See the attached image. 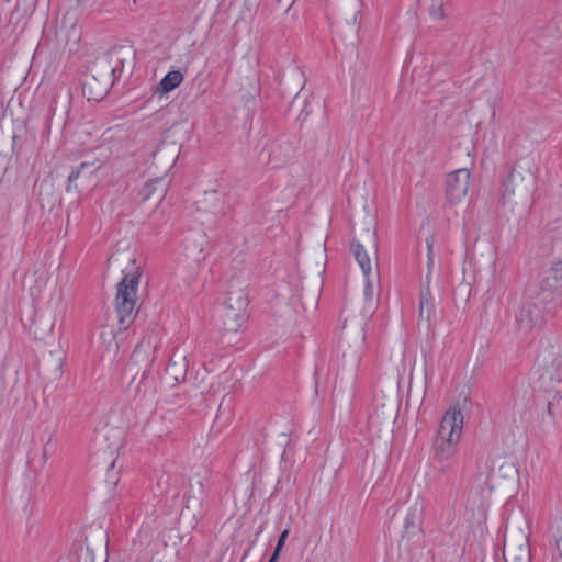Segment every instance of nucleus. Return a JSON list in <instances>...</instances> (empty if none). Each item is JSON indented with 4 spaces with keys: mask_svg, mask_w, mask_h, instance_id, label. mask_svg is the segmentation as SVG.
<instances>
[{
    "mask_svg": "<svg viewBox=\"0 0 562 562\" xmlns=\"http://www.w3.org/2000/svg\"><path fill=\"white\" fill-rule=\"evenodd\" d=\"M493 490V485L490 483V475L479 474L476 477L472 491H476L480 493L483 501L488 498L491 492Z\"/></svg>",
    "mask_w": 562,
    "mask_h": 562,
    "instance_id": "5701e85b",
    "label": "nucleus"
},
{
    "mask_svg": "<svg viewBox=\"0 0 562 562\" xmlns=\"http://www.w3.org/2000/svg\"><path fill=\"white\" fill-rule=\"evenodd\" d=\"M536 177L531 169H514L503 183L502 202L510 206L530 205L531 195L535 191Z\"/></svg>",
    "mask_w": 562,
    "mask_h": 562,
    "instance_id": "7ed1b4c3",
    "label": "nucleus"
},
{
    "mask_svg": "<svg viewBox=\"0 0 562 562\" xmlns=\"http://www.w3.org/2000/svg\"><path fill=\"white\" fill-rule=\"evenodd\" d=\"M279 555H280V553H277V550H274L273 554L271 555V558L269 559L268 562H278Z\"/></svg>",
    "mask_w": 562,
    "mask_h": 562,
    "instance_id": "473e14b6",
    "label": "nucleus"
},
{
    "mask_svg": "<svg viewBox=\"0 0 562 562\" xmlns=\"http://www.w3.org/2000/svg\"><path fill=\"white\" fill-rule=\"evenodd\" d=\"M548 386L553 392L552 398L548 402V413L549 415L553 416L554 408H559L562 411V384Z\"/></svg>",
    "mask_w": 562,
    "mask_h": 562,
    "instance_id": "393cba45",
    "label": "nucleus"
},
{
    "mask_svg": "<svg viewBox=\"0 0 562 562\" xmlns=\"http://www.w3.org/2000/svg\"><path fill=\"white\" fill-rule=\"evenodd\" d=\"M259 146L258 160L262 165H273L274 167L286 161L290 158V148L281 143L263 138Z\"/></svg>",
    "mask_w": 562,
    "mask_h": 562,
    "instance_id": "6e6552de",
    "label": "nucleus"
},
{
    "mask_svg": "<svg viewBox=\"0 0 562 562\" xmlns=\"http://www.w3.org/2000/svg\"><path fill=\"white\" fill-rule=\"evenodd\" d=\"M99 169L94 164L82 162L77 171H72L68 177L67 192L72 190V184L81 179V189H88L94 183V172Z\"/></svg>",
    "mask_w": 562,
    "mask_h": 562,
    "instance_id": "4468645a",
    "label": "nucleus"
},
{
    "mask_svg": "<svg viewBox=\"0 0 562 562\" xmlns=\"http://www.w3.org/2000/svg\"><path fill=\"white\" fill-rule=\"evenodd\" d=\"M470 171L467 168H460L447 176L446 196L449 203L457 204L462 202L469 191Z\"/></svg>",
    "mask_w": 562,
    "mask_h": 562,
    "instance_id": "0eeeda50",
    "label": "nucleus"
},
{
    "mask_svg": "<svg viewBox=\"0 0 562 562\" xmlns=\"http://www.w3.org/2000/svg\"><path fill=\"white\" fill-rule=\"evenodd\" d=\"M142 276V267L132 259L128 267L123 270V279L117 284L116 312L120 329H126L134 319L136 292Z\"/></svg>",
    "mask_w": 562,
    "mask_h": 562,
    "instance_id": "f257e3e1",
    "label": "nucleus"
},
{
    "mask_svg": "<svg viewBox=\"0 0 562 562\" xmlns=\"http://www.w3.org/2000/svg\"><path fill=\"white\" fill-rule=\"evenodd\" d=\"M189 363L187 356L182 353H175L166 369V373L176 383L184 381L188 372Z\"/></svg>",
    "mask_w": 562,
    "mask_h": 562,
    "instance_id": "2eb2a0df",
    "label": "nucleus"
},
{
    "mask_svg": "<svg viewBox=\"0 0 562 562\" xmlns=\"http://www.w3.org/2000/svg\"><path fill=\"white\" fill-rule=\"evenodd\" d=\"M419 2L427 7L428 12L434 20H442L445 18L447 0H419Z\"/></svg>",
    "mask_w": 562,
    "mask_h": 562,
    "instance_id": "4be33fe9",
    "label": "nucleus"
},
{
    "mask_svg": "<svg viewBox=\"0 0 562 562\" xmlns=\"http://www.w3.org/2000/svg\"><path fill=\"white\" fill-rule=\"evenodd\" d=\"M169 181H165L162 177H157L153 180H149L144 189L145 199H149L153 196L154 192H159V201H161L167 192Z\"/></svg>",
    "mask_w": 562,
    "mask_h": 562,
    "instance_id": "aec40b11",
    "label": "nucleus"
},
{
    "mask_svg": "<svg viewBox=\"0 0 562 562\" xmlns=\"http://www.w3.org/2000/svg\"><path fill=\"white\" fill-rule=\"evenodd\" d=\"M504 557L506 562H531L527 536L521 533L517 540L505 539Z\"/></svg>",
    "mask_w": 562,
    "mask_h": 562,
    "instance_id": "9d476101",
    "label": "nucleus"
},
{
    "mask_svg": "<svg viewBox=\"0 0 562 562\" xmlns=\"http://www.w3.org/2000/svg\"><path fill=\"white\" fill-rule=\"evenodd\" d=\"M128 53L130 52H111L110 58H114L116 64L111 68L106 67L101 78H98L95 75L86 78L82 85V91L88 100L100 101L108 94L113 85L114 79L112 77H115L116 72L122 71L124 63L123 56Z\"/></svg>",
    "mask_w": 562,
    "mask_h": 562,
    "instance_id": "39448f33",
    "label": "nucleus"
},
{
    "mask_svg": "<svg viewBox=\"0 0 562 562\" xmlns=\"http://www.w3.org/2000/svg\"><path fill=\"white\" fill-rule=\"evenodd\" d=\"M249 300L244 289H234L233 285L227 292L223 306V324L227 331H237L247 319L246 310Z\"/></svg>",
    "mask_w": 562,
    "mask_h": 562,
    "instance_id": "423d86ee",
    "label": "nucleus"
},
{
    "mask_svg": "<svg viewBox=\"0 0 562 562\" xmlns=\"http://www.w3.org/2000/svg\"><path fill=\"white\" fill-rule=\"evenodd\" d=\"M434 313V302L429 290L423 291L419 301V319L425 322L427 327L430 325V318Z\"/></svg>",
    "mask_w": 562,
    "mask_h": 562,
    "instance_id": "6ab92c4d",
    "label": "nucleus"
},
{
    "mask_svg": "<svg viewBox=\"0 0 562 562\" xmlns=\"http://www.w3.org/2000/svg\"><path fill=\"white\" fill-rule=\"evenodd\" d=\"M179 156V146L175 142H161L154 153V162L169 170Z\"/></svg>",
    "mask_w": 562,
    "mask_h": 562,
    "instance_id": "f8f14e48",
    "label": "nucleus"
},
{
    "mask_svg": "<svg viewBox=\"0 0 562 562\" xmlns=\"http://www.w3.org/2000/svg\"><path fill=\"white\" fill-rule=\"evenodd\" d=\"M351 251L355 256L356 261L360 266L364 277H368L372 273V258L370 257L367 249H364L363 245L357 241H352Z\"/></svg>",
    "mask_w": 562,
    "mask_h": 562,
    "instance_id": "f3484780",
    "label": "nucleus"
},
{
    "mask_svg": "<svg viewBox=\"0 0 562 562\" xmlns=\"http://www.w3.org/2000/svg\"><path fill=\"white\" fill-rule=\"evenodd\" d=\"M140 349H142V346H138V347L134 350L133 357H138V355L140 353Z\"/></svg>",
    "mask_w": 562,
    "mask_h": 562,
    "instance_id": "72a5a7b5",
    "label": "nucleus"
},
{
    "mask_svg": "<svg viewBox=\"0 0 562 562\" xmlns=\"http://www.w3.org/2000/svg\"><path fill=\"white\" fill-rule=\"evenodd\" d=\"M157 485L161 493H166L170 485V476L168 474H162L158 479Z\"/></svg>",
    "mask_w": 562,
    "mask_h": 562,
    "instance_id": "cd10ccee",
    "label": "nucleus"
},
{
    "mask_svg": "<svg viewBox=\"0 0 562 562\" xmlns=\"http://www.w3.org/2000/svg\"><path fill=\"white\" fill-rule=\"evenodd\" d=\"M289 536V529H285L281 532L280 537H279V540H278V543L274 548V550H277V553H280L284 547V543L286 541V538Z\"/></svg>",
    "mask_w": 562,
    "mask_h": 562,
    "instance_id": "c85d7f7f",
    "label": "nucleus"
},
{
    "mask_svg": "<svg viewBox=\"0 0 562 562\" xmlns=\"http://www.w3.org/2000/svg\"><path fill=\"white\" fill-rule=\"evenodd\" d=\"M183 81V75L179 70L169 71L158 83L156 92L160 94L168 93L176 89Z\"/></svg>",
    "mask_w": 562,
    "mask_h": 562,
    "instance_id": "a211bd4d",
    "label": "nucleus"
},
{
    "mask_svg": "<svg viewBox=\"0 0 562 562\" xmlns=\"http://www.w3.org/2000/svg\"><path fill=\"white\" fill-rule=\"evenodd\" d=\"M366 285H364V291H363V295H364V300L368 302V303H373V300H374V281H379V271L376 270L374 274H370L368 277H366Z\"/></svg>",
    "mask_w": 562,
    "mask_h": 562,
    "instance_id": "a878e982",
    "label": "nucleus"
},
{
    "mask_svg": "<svg viewBox=\"0 0 562 562\" xmlns=\"http://www.w3.org/2000/svg\"><path fill=\"white\" fill-rule=\"evenodd\" d=\"M372 251H373V255H374L375 265H378V247H376L375 240H373V244H372Z\"/></svg>",
    "mask_w": 562,
    "mask_h": 562,
    "instance_id": "2f4dec72",
    "label": "nucleus"
},
{
    "mask_svg": "<svg viewBox=\"0 0 562 562\" xmlns=\"http://www.w3.org/2000/svg\"><path fill=\"white\" fill-rule=\"evenodd\" d=\"M364 340H366V335L361 331L356 340L355 349L353 350L344 349L342 357L344 358L348 357V358H350L351 361L357 363L360 360L361 355L364 351Z\"/></svg>",
    "mask_w": 562,
    "mask_h": 562,
    "instance_id": "b1692460",
    "label": "nucleus"
},
{
    "mask_svg": "<svg viewBox=\"0 0 562 562\" xmlns=\"http://www.w3.org/2000/svg\"><path fill=\"white\" fill-rule=\"evenodd\" d=\"M547 379L551 382L550 385L562 384V353L553 361L552 369L547 370L542 375L543 381Z\"/></svg>",
    "mask_w": 562,
    "mask_h": 562,
    "instance_id": "412c9836",
    "label": "nucleus"
},
{
    "mask_svg": "<svg viewBox=\"0 0 562 562\" xmlns=\"http://www.w3.org/2000/svg\"><path fill=\"white\" fill-rule=\"evenodd\" d=\"M351 4H352V7H353V12H352V14H351L350 19H349V18H347V22H348V23L356 24V23H357V15L359 14V10H358V0H352V1H351Z\"/></svg>",
    "mask_w": 562,
    "mask_h": 562,
    "instance_id": "c756f323",
    "label": "nucleus"
},
{
    "mask_svg": "<svg viewBox=\"0 0 562 562\" xmlns=\"http://www.w3.org/2000/svg\"><path fill=\"white\" fill-rule=\"evenodd\" d=\"M552 251V268L536 293V299L544 305L547 313H555L562 304V243H554Z\"/></svg>",
    "mask_w": 562,
    "mask_h": 562,
    "instance_id": "f03ea898",
    "label": "nucleus"
},
{
    "mask_svg": "<svg viewBox=\"0 0 562 562\" xmlns=\"http://www.w3.org/2000/svg\"><path fill=\"white\" fill-rule=\"evenodd\" d=\"M459 441H453V439L448 440H438L436 439L434 445V458L439 462H443L446 460L451 459L456 451Z\"/></svg>",
    "mask_w": 562,
    "mask_h": 562,
    "instance_id": "dca6fc26",
    "label": "nucleus"
},
{
    "mask_svg": "<svg viewBox=\"0 0 562 562\" xmlns=\"http://www.w3.org/2000/svg\"><path fill=\"white\" fill-rule=\"evenodd\" d=\"M434 245H435V237L434 236H430V237L426 238L427 268H428L427 277L429 276L431 267L434 266Z\"/></svg>",
    "mask_w": 562,
    "mask_h": 562,
    "instance_id": "bb28decb",
    "label": "nucleus"
},
{
    "mask_svg": "<svg viewBox=\"0 0 562 562\" xmlns=\"http://www.w3.org/2000/svg\"><path fill=\"white\" fill-rule=\"evenodd\" d=\"M115 467V461H112L109 469H108V473L110 474V472L113 470V468ZM110 481L111 484H116V479H113V477H110L108 479Z\"/></svg>",
    "mask_w": 562,
    "mask_h": 562,
    "instance_id": "7c9ffc66",
    "label": "nucleus"
},
{
    "mask_svg": "<svg viewBox=\"0 0 562 562\" xmlns=\"http://www.w3.org/2000/svg\"><path fill=\"white\" fill-rule=\"evenodd\" d=\"M74 188H75L76 190H79V186H78V184H75V186H74Z\"/></svg>",
    "mask_w": 562,
    "mask_h": 562,
    "instance_id": "f704fd0d",
    "label": "nucleus"
},
{
    "mask_svg": "<svg viewBox=\"0 0 562 562\" xmlns=\"http://www.w3.org/2000/svg\"><path fill=\"white\" fill-rule=\"evenodd\" d=\"M463 427V415L459 409H449L443 415L437 438L438 440H450L459 441L462 435Z\"/></svg>",
    "mask_w": 562,
    "mask_h": 562,
    "instance_id": "1a4fd4ad",
    "label": "nucleus"
},
{
    "mask_svg": "<svg viewBox=\"0 0 562 562\" xmlns=\"http://www.w3.org/2000/svg\"><path fill=\"white\" fill-rule=\"evenodd\" d=\"M555 313H547L544 305L535 296L527 297L516 313V334L524 338L529 336L533 329L540 328L549 317Z\"/></svg>",
    "mask_w": 562,
    "mask_h": 562,
    "instance_id": "20e7f679",
    "label": "nucleus"
},
{
    "mask_svg": "<svg viewBox=\"0 0 562 562\" xmlns=\"http://www.w3.org/2000/svg\"><path fill=\"white\" fill-rule=\"evenodd\" d=\"M423 506L418 503L409 506L406 516L404 518L402 538L407 540L420 539L422 519H423Z\"/></svg>",
    "mask_w": 562,
    "mask_h": 562,
    "instance_id": "9b49d317",
    "label": "nucleus"
},
{
    "mask_svg": "<svg viewBox=\"0 0 562 562\" xmlns=\"http://www.w3.org/2000/svg\"><path fill=\"white\" fill-rule=\"evenodd\" d=\"M203 498L201 495H189L186 506L180 513V518L192 527H195L203 516Z\"/></svg>",
    "mask_w": 562,
    "mask_h": 562,
    "instance_id": "ddd939ff",
    "label": "nucleus"
}]
</instances>
